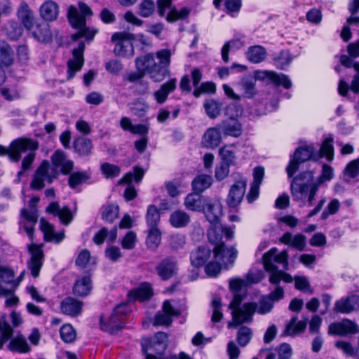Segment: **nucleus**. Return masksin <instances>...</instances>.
<instances>
[{
  "label": "nucleus",
  "instance_id": "nucleus-1",
  "mask_svg": "<svg viewBox=\"0 0 359 359\" xmlns=\"http://www.w3.org/2000/svg\"><path fill=\"white\" fill-rule=\"evenodd\" d=\"M170 57L169 50L162 49L156 53L159 64L155 61L153 54H147L137 57L135 60L137 72L128 74L126 79L130 82H135L147 74L154 82L163 81L170 74L168 67L170 63Z\"/></svg>",
  "mask_w": 359,
  "mask_h": 359
},
{
  "label": "nucleus",
  "instance_id": "nucleus-2",
  "mask_svg": "<svg viewBox=\"0 0 359 359\" xmlns=\"http://www.w3.org/2000/svg\"><path fill=\"white\" fill-rule=\"evenodd\" d=\"M333 177L331 166L323 164L320 177L314 181L313 173L311 171L303 172L295 177L291 183V194L294 200L304 205L307 198L309 206H311L319 186L324 181H329Z\"/></svg>",
  "mask_w": 359,
  "mask_h": 359
},
{
  "label": "nucleus",
  "instance_id": "nucleus-3",
  "mask_svg": "<svg viewBox=\"0 0 359 359\" xmlns=\"http://www.w3.org/2000/svg\"><path fill=\"white\" fill-rule=\"evenodd\" d=\"M79 8L81 13L78 9L71 6L68 8V18L70 24L79 30L78 33L72 36L74 41H76L81 37H85L88 40H92L95 35L96 30H90L86 27V17H90L93 15V11L90 7L83 2H79Z\"/></svg>",
  "mask_w": 359,
  "mask_h": 359
},
{
  "label": "nucleus",
  "instance_id": "nucleus-4",
  "mask_svg": "<svg viewBox=\"0 0 359 359\" xmlns=\"http://www.w3.org/2000/svg\"><path fill=\"white\" fill-rule=\"evenodd\" d=\"M255 80L270 81L276 86H283L286 89H289L292 86L290 79L283 74H278L272 71H256L255 79H244L241 83L245 96L248 98H252L257 94Z\"/></svg>",
  "mask_w": 359,
  "mask_h": 359
},
{
  "label": "nucleus",
  "instance_id": "nucleus-5",
  "mask_svg": "<svg viewBox=\"0 0 359 359\" xmlns=\"http://www.w3.org/2000/svg\"><path fill=\"white\" fill-rule=\"evenodd\" d=\"M319 156L316 155L315 149L311 146H304L297 148L294 154L290 156V162L286 167V172L289 177H292L299 170V165L309 160L318 161Z\"/></svg>",
  "mask_w": 359,
  "mask_h": 359
},
{
  "label": "nucleus",
  "instance_id": "nucleus-6",
  "mask_svg": "<svg viewBox=\"0 0 359 359\" xmlns=\"http://www.w3.org/2000/svg\"><path fill=\"white\" fill-rule=\"evenodd\" d=\"M135 36L128 32H116L111 36V41L115 43L114 52L116 55L121 57H131L134 54L132 43Z\"/></svg>",
  "mask_w": 359,
  "mask_h": 359
},
{
  "label": "nucleus",
  "instance_id": "nucleus-7",
  "mask_svg": "<svg viewBox=\"0 0 359 359\" xmlns=\"http://www.w3.org/2000/svg\"><path fill=\"white\" fill-rule=\"evenodd\" d=\"M233 234V229L231 227H224L219 222L211 224V227L208 231V237L209 241L215 246L213 251L215 257H219L222 245H224L223 235L226 239H231Z\"/></svg>",
  "mask_w": 359,
  "mask_h": 359
},
{
  "label": "nucleus",
  "instance_id": "nucleus-8",
  "mask_svg": "<svg viewBox=\"0 0 359 359\" xmlns=\"http://www.w3.org/2000/svg\"><path fill=\"white\" fill-rule=\"evenodd\" d=\"M58 175L59 170L52 168L50 163L47 160H44L37 168L31 186L34 189H41L44 187L46 182L52 183Z\"/></svg>",
  "mask_w": 359,
  "mask_h": 359
},
{
  "label": "nucleus",
  "instance_id": "nucleus-9",
  "mask_svg": "<svg viewBox=\"0 0 359 359\" xmlns=\"http://www.w3.org/2000/svg\"><path fill=\"white\" fill-rule=\"evenodd\" d=\"M39 149V142L34 140L20 137L10 144L9 159L12 162H18L22 153L27 151H36Z\"/></svg>",
  "mask_w": 359,
  "mask_h": 359
},
{
  "label": "nucleus",
  "instance_id": "nucleus-10",
  "mask_svg": "<svg viewBox=\"0 0 359 359\" xmlns=\"http://www.w3.org/2000/svg\"><path fill=\"white\" fill-rule=\"evenodd\" d=\"M257 310V304L249 302L245 303L240 308L232 311V321L228 324V327H236L237 326L250 323L252 321L253 315Z\"/></svg>",
  "mask_w": 359,
  "mask_h": 359
},
{
  "label": "nucleus",
  "instance_id": "nucleus-11",
  "mask_svg": "<svg viewBox=\"0 0 359 359\" xmlns=\"http://www.w3.org/2000/svg\"><path fill=\"white\" fill-rule=\"evenodd\" d=\"M185 309L184 306H175L166 300L163 304L162 311L156 314L154 325L169 326L172 323V318L179 316Z\"/></svg>",
  "mask_w": 359,
  "mask_h": 359
},
{
  "label": "nucleus",
  "instance_id": "nucleus-12",
  "mask_svg": "<svg viewBox=\"0 0 359 359\" xmlns=\"http://www.w3.org/2000/svg\"><path fill=\"white\" fill-rule=\"evenodd\" d=\"M287 259L288 255L286 250L278 253V249L273 248L263 255L264 269L266 271L275 270L278 269L275 264H280L283 265L284 270H288Z\"/></svg>",
  "mask_w": 359,
  "mask_h": 359
},
{
  "label": "nucleus",
  "instance_id": "nucleus-13",
  "mask_svg": "<svg viewBox=\"0 0 359 359\" xmlns=\"http://www.w3.org/2000/svg\"><path fill=\"white\" fill-rule=\"evenodd\" d=\"M144 175V171L140 167L134 168V172H128L118 181V184H129L124 191V197L127 201L134 199L137 196V192L135 187L130 184L133 179L134 178L137 182L141 181Z\"/></svg>",
  "mask_w": 359,
  "mask_h": 359
},
{
  "label": "nucleus",
  "instance_id": "nucleus-14",
  "mask_svg": "<svg viewBox=\"0 0 359 359\" xmlns=\"http://www.w3.org/2000/svg\"><path fill=\"white\" fill-rule=\"evenodd\" d=\"M205 204L203 211L208 221L210 224L219 222L223 213L220 200L217 198H207Z\"/></svg>",
  "mask_w": 359,
  "mask_h": 359
},
{
  "label": "nucleus",
  "instance_id": "nucleus-15",
  "mask_svg": "<svg viewBox=\"0 0 359 359\" xmlns=\"http://www.w3.org/2000/svg\"><path fill=\"white\" fill-rule=\"evenodd\" d=\"M85 44L81 42L78 48L73 50V57L67 62V79H72L77 72H79L84 63L83 51Z\"/></svg>",
  "mask_w": 359,
  "mask_h": 359
},
{
  "label": "nucleus",
  "instance_id": "nucleus-16",
  "mask_svg": "<svg viewBox=\"0 0 359 359\" xmlns=\"http://www.w3.org/2000/svg\"><path fill=\"white\" fill-rule=\"evenodd\" d=\"M358 330V326L354 322L344 319L340 322L330 324L328 333L333 335L346 336L357 333Z\"/></svg>",
  "mask_w": 359,
  "mask_h": 359
},
{
  "label": "nucleus",
  "instance_id": "nucleus-17",
  "mask_svg": "<svg viewBox=\"0 0 359 359\" xmlns=\"http://www.w3.org/2000/svg\"><path fill=\"white\" fill-rule=\"evenodd\" d=\"M29 251L31 254V259L28 263L29 269L32 275L36 278L39 275L40 269L43 262V252L41 247L36 245L29 246Z\"/></svg>",
  "mask_w": 359,
  "mask_h": 359
},
{
  "label": "nucleus",
  "instance_id": "nucleus-18",
  "mask_svg": "<svg viewBox=\"0 0 359 359\" xmlns=\"http://www.w3.org/2000/svg\"><path fill=\"white\" fill-rule=\"evenodd\" d=\"M52 168L57 170L60 168L61 173L64 175L69 174L74 168V162L68 159L65 154L61 150H57L51 156Z\"/></svg>",
  "mask_w": 359,
  "mask_h": 359
},
{
  "label": "nucleus",
  "instance_id": "nucleus-19",
  "mask_svg": "<svg viewBox=\"0 0 359 359\" xmlns=\"http://www.w3.org/2000/svg\"><path fill=\"white\" fill-rule=\"evenodd\" d=\"M46 212L55 217H58L64 225H68L73 220V214L67 206L61 208L57 202L50 203L46 208Z\"/></svg>",
  "mask_w": 359,
  "mask_h": 359
},
{
  "label": "nucleus",
  "instance_id": "nucleus-20",
  "mask_svg": "<svg viewBox=\"0 0 359 359\" xmlns=\"http://www.w3.org/2000/svg\"><path fill=\"white\" fill-rule=\"evenodd\" d=\"M245 189L246 182L242 180L237 182L231 187L226 200L229 208H236L240 204L245 194Z\"/></svg>",
  "mask_w": 359,
  "mask_h": 359
},
{
  "label": "nucleus",
  "instance_id": "nucleus-21",
  "mask_svg": "<svg viewBox=\"0 0 359 359\" xmlns=\"http://www.w3.org/2000/svg\"><path fill=\"white\" fill-rule=\"evenodd\" d=\"M219 129L224 135L238 137L243 133V126L237 118H226L219 125Z\"/></svg>",
  "mask_w": 359,
  "mask_h": 359
},
{
  "label": "nucleus",
  "instance_id": "nucleus-22",
  "mask_svg": "<svg viewBox=\"0 0 359 359\" xmlns=\"http://www.w3.org/2000/svg\"><path fill=\"white\" fill-rule=\"evenodd\" d=\"M177 271V262L171 257L163 259L156 266L158 275L164 280L172 278L176 273Z\"/></svg>",
  "mask_w": 359,
  "mask_h": 359
},
{
  "label": "nucleus",
  "instance_id": "nucleus-23",
  "mask_svg": "<svg viewBox=\"0 0 359 359\" xmlns=\"http://www.w3.org/2000/svg\"><path fill=\"white\" fill-rule=\"evenodd\" d=\"M39 12L43 20L52 22L57 18L59 6L53 0H46L40 6Z\"/></svg>",
  "mask_w": 359,
  "mask_h": 359
},
{
  "label": "nucleus",
  "instance_id": "nucleus-24",
  "mask_svg": "<svg viewBox=\"0 0 359 359\" xmlns=\"http://www.w3.org/2000/svg\"><path fill=\"white\" fill-rule=\"evenodd\" d=\"M17 13L19 20L27 29L34 28V23L36 22L34 12L27 3L22 1L18 8Z\"/></svg>",
  "mask_w": 359,
  "mask_h": 359
},
{
  "label": "nucleus",
  "instance_id": "nucleus-25",
  "mask_svg": "<svg viewBox=\"0 0 359 359\" xmlns=\"http://www.w3.org/2000/svg\"><path fill=\"white\" fill-rule=\"evenodd\" d=\"M83 302L72 297L64 299L60 304V309L62 313L76 317L81 313Z\"/></svg>",
  "mask_w": 359,
  "mask_h": 359
},
{
  "label": "nucleus",
  "instance_id": "nucleus-26",
  "mask_svg": "<svg viewBox=\"0 0 359 359\" xmlns=\"http://www.w3.org/2000/svg\"><path fill=\"white\" fill-rule=\"evenodd\" d=\"M264 176V168L256 167L253 170V182L251 184L250 192L248 195V200L250 203L255 201L259 196L260 184Z\"/></svg>",
  "mask_w": 359,
  "mask_h": 359
},
{
  "label": "nucleus",
  "instance_id": "nucleus-27",
  "mask_svg": "<svg viewBox=\"0 0 359 359\" xmlns=\"http://www.w3.org/2000/svg\"><path fill=\"white\" fill-rule=\"evenodd\" d=\"M306 236L301 233L293 236L291 233L286 232L280 238V242L299 251H302L306 247Z\"/></svg>",
  "mask_w": 359,
  "mask_h": 359
},
{
  "label": "nucleus",
  "instance_id": "nucleus-28",
  "mask_svg": "<svg viewBox=\"0 0 359 359\" xmlns=\"http://www.w3.org/2000/svg\"><path fill=\"white\" fill-rule=\"evenodd\" d=\"M40 224L46 241L59 243L65 238L64 231L55 233L53 226L44 219H41Z\"/></svg>",
  "mask_w": 359,
  "mask_h": 359
},
{
  "label": "nucleus",
  "instance_id": "nucleus-29",
  "mask_svg": "<svg viewBox=\"0 0 359 359\" xmlns=\"http://www.w3.org/2000/svg\"><path fill=\"white\" fill-rule=\"evenodd\" d=\"M32 32L33 36L39 41L47 43L51 41L52 34L50 26L46 22L34 23V28L29 29Z\"/></svg>",
  "mask_w": 359,
  "mask_h": 359
},
{
  "label": "nucleus",
  "instance_id": "nucleus-30",
  "mask_svg": "<svg viewBox=\"0 0 359 359\" xmlns=\"http://www.w3.org/2000/svg\"><path fill=\"white\" fill-rule=\"evenodd\" d=\"M177 86V79L175 78L170 79L166 83L162 84L160 88L154 93V98L157 103L163 104L168 95L173 92Z\"/></svg>",
  "mask_w": 359,
  "mask_h": 359
},
{
  "label": "nucleus",
  "instance_id": "nucleus-31",
  "mask_svg": "<svg viewBox=\"0 0 359 359\" xmlns=\"http://www.w3.org/2000/svg\"><path fill=\"white\" fill-rule=\"evenodd\" d=\"M222 142L221 133L218 128H208L203 137L202 144L205 147L215 149Z\"/></svg>",
  "mask_w": 359,
  "mask_h": 359
},
{
  "label": "nucleus",
  "instance_id": "nucleus-32",
  "mask_svg": "<svg viewBox=\"0 0 359 359\" xmlns=\"http://www.w3.org/2000/svg\"><path fill=\"white\" fill-rule=\"evenodd\" d=\"M124 325V320L119 318L114 312L110 316L107 321H104L102 317L100 318L101 329L110 333L121 329Z\"/></svg>",
  "mask_w": 359,
  "mask_h": 359
},
{
  "label": "nucleus",
  "instance_id": "nucleus-33",
  "mask_svg": "<svg viewBox=\"0 0 359 359\" xmlns=\"http://www.w3.org/2000/svg\"><path fill=\"white\" fill-rule=\"evenodd\" d=\"M211 251L209 248L205 246H200L191 253V263L195 267H201L209 259Z\"/></svg>",
  "mask_w": 359,
  "mask_h": 359
},
{
  "label": "nucleus",
  "instance_id": "nucleus-34",
  "mask_svg": "<svg viewBox=\"0 0 359 359\" xmlns=\"http://www.w3.org/2000/svg\"><path fill=\"white\" fill-rule=\"evenodd\" d=\"M297 316H293L287 324L283 332L284 335L294 336L304 331L307 325V320L297 321Z\"/></svg>",
  "mask_w": 359,
  "mask_h": 359
},
{
  "label": "nucleus",
  "instance_id": "nucleus-35",
  "mask_svg": "<svg viewBox=\"0 0 359 359\" xmlns=\"http://www.w3.org/2000/svg\"><path fill=\"white\" fill-rule=\"evenodd\" d=\"M207 198H204L198 194H190L185 198L184 205L188 210L201 211L203 210Z\"/></svg>",
  "mask_w": 359,
  "mask_h": 359
},
{
  "label": "nucleus",
  "instance_id": "nucleus-36",
  "mask_svg": "<svg viewBox=\"0 0 359 359\" xmlns=\"http://www.w3.org/2000/svg\"><path fill=\"white\" fill-rule=\"evenodd\" d=\"M266 48L259 45L250 46L246 52L247 58L252 63L263 62L266 58Z\"/></svg>",
  "mask_w": 359,
  "mask_h": 359
},
{
  "label": "nucleus",
  "instance_id": "nucleus-37",
  "mask_svg": "<svg viewBox=\"0 0 359 359\" xmlns=\"http://www.w3.org/2000/svg\"><path fill=\"white\" fill-rule=\"evenodd\" d=\"M129 294L134 299L147 300L153 295L151 285L147 283H142L137 289L130 291Z\"/></svg>",
  "mask_w": 359,
  "mask_h": 359
},
{
  "label": "nucleus",
  "instance_id": "nucleus-38",
  "mask_svg": "<svg viewBox=\"0 0 359 359\" xmlns=\"http://www.w3.org/2000/svg\"><path fill=\"white\" fill-rule=\"evenodd\" d=\"M91 288L90 278L89 276H86L76 281L73 290L74 294L85 297L89 294Z\"/></svg>",
  "mask_w": 359,
  "mask_h": 359
},
{
  "label": "nucleus",
  "instance_id": "nucleus-39",
  "mask_svg": "<svg viewBox=\"0 0 359 359\" xmlns=\"http://www.w3.org/2000/svg\"><path fill=\"white\" fill-rule=\"evenodd\" d=\"M170 224L175 228L187 226L190 222L189 215L182 210H176L170 216Z\"/></svg>",
  "mask_w": 359,
  "mask_h": 359
},
{
  "label": "nucleus",
  "instance_id": "nucleus-40",
  "mask_svg": "<svg viewBox=\"0 0 359 359\" xmlns=\"http://www.w3.org/2000/svg\"><path fill=\"white\" fill-rule=\"evenodd\" d=\"M13 50L4 41L0 42V65L8 67L13 62Z\"/></svg>",
  "mask_w": 359,
  "mask_h": 359
},
{
  "label": "nucleus",
  "instance_id": "nucleus-41",
  "mask_svg": "<svg viewBox=\"0 0 359 359\" xmlns=\"http://www.w3.org/2000/svg\"><path fill=\"white\" fill-rule=\"evenodd\" d=\"M203 107L210 118L215 119L221 114L222 104L219 101L214 99L207 100L205 101Z\"/></svg>",
  "mask_w": 359,
  "mask_h": 359
},
{
  "label": "nucleus",
  "instance_id": "nucleus-42",
  "mask_svg": "<svg viewBox=\"0 0 359 359\" xmlns=\"http://www.w3.org/2000/svg\"><path fill=\"white\" fill-rule=\"evenodd\" d=\"M8 348L12 351L20 353H27L30 351L27 339L22 336H17L11 339L8 345Z\"/></svg>",
  "mask_w": 359,
  "mask_h": 359
},
{
  "label": "nucleus",
  "instance_id": "nucleus-43",
  "mask_svg": "<svg viewBox=\"0 0 359 359\" xmlns=\"http://www.w3.org/2000/svg\"><path fill=\"white\" fill-rule=\"evenodd\" d=\"M161 241V233L158 227L148 228L147 237V245L149 249L155 250L158 248Z\"/></svg>",
  "mask_w": 359,
  "mask_h": 359
},
{
  "label": "nucleus",
  "instance_id": "nucleus-44",
  "mask_svg": "<svg viewBox=\"0 0 359 359\" xmlns=\"http://www.w3.org/2000/svg\"><path fill=\"white\" fill-rule=\"evenodd\" d=\"M237 250L234 248H226L222 245L219 255L216 259L222 262L225 265L232 264L235 262L237 257Z\"/></svg>",
  "mask_w": 359,
  "mask_h": 359
},
{
  "label": "nucleus",
  "instance_id": "nucleus-45",
  "mask_svg": "<svg viewBox=\"0 0 359 359\" xmlns=\"http://www.w3.org/2000/svg\"><path fill=\"white\" fill-rule=\"evenodd\" d=\"M351 89L354 93H359V75H354L351 86L344 80H341L339 83L338 91L341 96H346L348 89Z\"/></svg>",
  "mask_w": 359,
  "mask_h": 359
},
{
  "label": "nucleus",
  "instance_id": "nucleus-46",
  "mask_svg": "<svg viewBox=\"0 0 359 359\" xmlns=\"http://www.w3.org/2000/svg\"><path fill=\"white\" fill-rule=\"evenodd\" d=\"M212 182V179L210 175H201L194 180L192 186L195 191L200 193L210 187Z\"/></svg>",
  "mask_w": 359,
  "mask_h": 359
},
{
  "label": "nucleus",
  "instance_id": "nucleus-47",
  "mask_svg": "<svg viewBox=\"0 0 359 359\" xmlns=\"http://www.w3.org/2000/svg\"><path fill=\"white\" fill-rule=\"evenodd\" d=\"M146 220L148 228L158 227L160 222V213L158 209L155 205H149L146 215Z\"/></svg>",
  "mask_w": 359,
  "mask_h": 359
},
{
  "label": "nucleus",
  "instance_id": "nucleus-48",
  "mask_svg": "<svg viewBox=\"0 0 359 359\" xmlns=\"http://www.w3.org/2000/svg\"><path fill=\"white\" fill-rule=\"evenodd\" d=\"M13 334V329L8 323L5 316L0 318V348L3 344L7 341Z\"/></svg>",
  "mask_w": 359,
  "mask_h": 359
},
{
  "label": "nucleus",
  "instance_id": "nucleus-49",
  "mask_svg": "<svg viewBox=\"0 0 359 359\" xmlns=\"http://www.w3.org/2000/svg\"><path fill=\"white\" fill-rule=\"evenodd\" d=\"M75 150L81 155H88L92 149V142L89 139L81 137L74 142Z\"/></svg>",
  "mask_w": 359,
  "mask_h": 359
},
{
  "label": "nucleus",
  "instance_id": "nucleus-50",
  "mask_svg": "<svg viewBox=\"0 0 359 359\" xmlns=\"http://www.w3.org/2000/svg\"><path fill=\"white\" fill-rule=\"evenodd\" d=\"M119 214V208L117 205L109 203L102 207V219L109 222H113Z\"/></svg>",
  "mask_w": 359,
  "mask_h": 359
},
{
  "label": "nucleus",
  "instance_id": "nucleus-51",
  "mask_svg": "<svg viewBox=\"0 0 359 359\" xmlns=\"http://www.w3.org/2000/svg\"><path fill=\"white\" fill-rule=\"evenodd\" d=\"M336 346L341 349L346 355L351 356L355 359H359V346L353 347L350 343L345 341H339L336 342Z\"/></svg>",
  "mask_w": 359,
  "mask_h": 359
},
{
  "label": "nucleus",
  "instance_id": "nucleus-52",
  "mask_svg": "<svg viewBox=\"0 0 359 359\" xmlns=\"http://www.w3.org/2000/svg\"><path fill=\"white\" fill-rule=\"evenodd\" d=\"M253 333L249 327L242 326L237 332L236 339L241 346H245L251 340Z\"/></svg>",
  "mask_w": 359,
  "mask_h": 359
},
{
  "label": "nucleus",
  "instance_id": "nucleus-53",
  "mask_svg": "<svg viewBox=\"0 0 359 359\" xmlns=\"http://www.w3.org/2000/svg\"><path fill=\"white\" fill-rule=\"evenodd\" d=\"M333 140L332 138H327L323 143L319 154L316 153V155L319 156V158L325 156L327 161H331L334 157V147L332 144Z\"/></svg>",
  "mask_w": 359,
  "mask_h": 359
},
{
  "label": "nucleus",
  "instance_id": "nucleus-54",
  "mask_svg": "<svg viewBox=\"0 0 359 359\" xmlns=\"http://www.w3.org/2000/svg\"><path fill=\"white\" fill-rule=\"evenodd\" d=\"M155 4L151 0H144L138 6V15L142 18L151 16L155 11Z\"/></svg>",
  "mask_w": 359,
  "mask_h": 359
},
{
  "label": "nucleus",
  "instance_id": "nucleus-55",
  "mask_svg": "<svg viewBox=\"0 0 359 359\" xmlns=\"http://www.w3.org/2000/svg\"><path fill=\"white\" fill-rule=\"evenodd\" d=\"M90 179V175L87 172H76L72 173L69 179V184L72 188H76L78 185Z\"/></svg>",
  "mask_w": 359,
  "mask_h": 359
},
{
  "label": "nucleus",
  "instance_id": "nucleus-56",
  "mask_svg": "<svg viewBox=\"0 0 359 359\" xmlns=\"http://www.w3.org/2000/svg\"><path fill=\"white\" fill-rule=\"evenodd\" d=\"M60 337L65 342L72 343L75 340L76 333L71 325L66 324L60 328Z\"/></svg>",
  "mask_w": 359,
  "mask_h": 359
},
{
  "label": "nucleus",
  "instance_id": "nucleus-57",
  "mask_svg": "<svg viewBox=\"0 0 359 359\" xmlns=\"http://www.w3.org/2000/svg\"><path fill=\"white\" fill-rule=\"evenodd\" d=\"M101 170L107 179L116 177L121 172V168L118 165L109 163H103L101 165Z\"/></svg>",
  "mask_w": 359,
  "mask_h": 359
},
{
  "label": "nucleus",
  "instance_id": "nucleus-58",
  "mask_svg": "<svg viewBox=\"0 0 359 359\" xmlns=\"http://www.w3.org/2000/svg\"><path fill=\"white\" fill-rule=\"evenodd\" d=\"M222 302L221 299L218 297H215L212 301V307L213 309V313L212 315L211 320L214 323H217L220 321V320L223 317V314L221 311Z\"/></svg>",
  "mask_w": 359,
  "mask_h": 359
},
{
  "label": "nucleus",
  "instance_id": "nucleus-59",
  "mask_svg": "<svg viewBox=\"0 0 359 359\" xmlns=\"http://www.w3.org/2000/svg\"><path fill=\"white\" fill-rule=\"evenodd\" d=\"M14 272L11 269L0 265V285L10 284L13 286Z\"/></svg>",
  "mask_w": 359,
  "mask_h": 359
},
{
  "label": "nucleus",
  "instance_id": "nucleus-60",
  "mask_svg": "<svg viewBox=\"0 0 359 359\" xmlns=\"http://www.w3.org/2000/svg\"><path fill=\"white\" fill-rule=\"evenodd\" d=\"M274 60L276 65L278 68L283 69L290 65L292 57L288 51H282Z\"/></svg>",
  "mask_w": 359,
  "mask_h": 359
},
{
  "label": "nucleus",
  "instance_id": "nucleus-61",
  "mask_svg": "<svg viewBox=\"0 0 359 359\" xmlns=\"http://www.w3.org/2000/svg\"><path fill=\"white\" fill-rule=\"evenodd\" d=\"M216 90V86L212 82H205L201 83V85L195 88L193 94L196 97H198L201 96L202 93H214Z\"/></svg>",
  "mask_w": 359,
  "mask_h": 359
},
{
  "label": "nucleus",
  "instance_id": "nucleus-62",
  "mask_svg": "<svg viewBox=\"0 0 359 359\" xmlns=\"http://www.w3.org/2000/svg\"><path fill=\"white\" fill-rule=\"evenodd\" d=\"M243 114L242 107L236 104L232 103L229 104L225 110V115L228 118H237L241 116Z\"/></svg>",
  "mask_w": 359,
  "mask_h": 359
},
{
  "label": "nucleus",
  "instance_id": "nucleus-63",
  "mask_svg": "<svg viewBox=\"0 0 359 359\" xmlns=\"http://www.w3.org/2000/svg\"><path fill=\"white\" fill-rule=\"evenodd\" d=\"M137 242L136 233L133 231H128L122 240L121 245L124 249L131 250L135 246Z\"/></svg>",
  "mask_w": 359,
  "mask_h": 359
},
{
  "label": "nucleus",
  "instance_id": "nucleus-64",
  "mask_svg": "<svg viewBox=\"0 0 359 359\" xmlns=\"http://www.w3.org/2000/svg\"><path fill=\"white\" fill-rule=\"evenodd\" d=\"M344 173L352 178L357 177L359 174V158L349 162L345 168Z\"/></svg>",
  "mask_w": 359,
  "mask_h": 359
}]
</instances>
